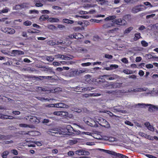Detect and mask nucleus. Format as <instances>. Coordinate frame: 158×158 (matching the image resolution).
Returning a JSON list of instances; mask_svg holds the SVG:
<instances>
[{
    "instance_id": "nucleus-1",
    "label": "nucleus",
    "mask_w": 158,
    "mask_h": 158,
    "mask_svg": "<svg viewBox=\"0 0 158 158\" xmlns=\"http://www.w3.org/2000/svg\"><path fill=\"white\" fill-rule=\"evenodd\" d=\"M144 6L143 5H139L134 6L131 9V12L133 14L136 13L139 11H143L146 9Z\"/></svg>"
},
{
    "instance_id": "nucleus-2",
    "label": "nucleus",
    "mask_w": 158,
    "mask_h": 158,
    "mask_svg": "<svg viewBox=\"0 0 158 158\" xmlns=\"http://www.w3.org/2000/svg\"><path fill=\"white\" fill-rule=\"evenodd\" d=\"M40 70L46 73H52L53 74H55V73L52 68L49 67L47 66H40Z\"/></svg>"
},
{
    "instance_id": "nucleus-3",
    "label": "nucleus",
    "mask_w": 158,
    "mask_h": 158,
    "mask_svg": "<svg viewBox=\"0 0 158 158\" xmlns=\"http://www.w3.org/2000/svg\"><path fill=\"white\" fill-rule=\"evenodd\" d=\"M112 22L114 24L119 25H125L127 24V22L125 20L121 18L115 19L113 20Z\"/></svg>"
},
{
    "instance_id": "nucleus-4",
    "label": "nucleus",
    "mask_w": 158,
    "mask_h": 158,
    "mask_svg": "<svg viewBox=\"0 0 158 158\" xmlns=\"http://www.w3.org/2000/svg\"><path fill=\"white\" fill-rule=\"evenodd\" d=\"M75 153L78 155H89V152L86 151L83 149H79L75 152Z\"/></svg>"
},
{
    "instance_id": "nucleus-5",
    "label": "nucleus",
    "mask_w": 158,
    "mask_h": 158,
    "mask_svg": "<svg viewBox=\"0 0 158 158\" xmlns=\"http://www.w3.org/2000/svg\"><path fill=\"white\" fill-rule=\"evenodd\" d=\"M1 31L4 32L9 34H12L15 32V30L10 28H2Z\"/></svg>"
},
{
    "instance_id": "nucleus-6",
    "label": "nucleus",
    "mask_w": 158,
    "mask_h": 158,
    "mask_svg": "<svg viewBox=\"0 0 158 158\" xmlns=\"http://www.w3.org/2000/svg\"><path fill=\"white\" fill-rule=\"evenodd\" d=\"M123 109V107L122 106H116L113 107L112 111L114 113L119 112L123 113L124 112L122 109Z\"/></svg>"
},
{
    "instance_id": "nucleus-7",
    "label": "nucleus",
    "mask_w": 158,
    "mask_h": 158,
    "mask_svg": "<svg viewBox=\"0 0 158 158\" xmlns=\"http://www.w3.org/2000/svg\"><path fill=\"white\" fill-rule=\"evenodd\" d=\"M76 89L77 90H80V92L85 91L87 90L90 91L92 89H94V88L92 87L83 88L80 86V85L77 86L76 87Z\"/></svg>"
},
{
    "instance_id": "nucleus-8",
    "label": "nucleus",
    "mask_w": 158,
    "mask_h": 158,
    "mask_svg": "<svg viewBox=\"0 0 158 158\" xmlns=\"http://www.w3.org/2000/svg\"><path fill=\"white\" fill-rule=\"evenodd\" d=\"M100 123H98L102 126L106 127H110V126L109 124L105 119L101 118L100 119Z\"/></svg>"
},
{
    "instance_id": "nucleus-9",
    "label": "nucleus",
    "mask_w": 158,
    "mask_h": 158,
    "mask_svg": "<svg viewBox=\"0 0 158 158\" xmlns=\"http://www.w3.org/2000/svg\"><path fill=\"white\" fill-rule=\"evenodd\" d=\"M122 83L118 82H111V88H109L108 89H116L121 87Z\"/></svg>"
},
{
    "instance_id": "nucleus-10",
    "label": "nucleus",
    "mask_w": 158,
    "mask_h": 158,
    "mask_svg": "<svg viewBox=\"0 0 158 158\" xmlns=\"http://www.w3.org/2000/svg\"><path fill=\"white\" fill-rule=\"evenodd\" d=\"M27 6V4L26 3H23L21 4H18L13 6V10H18L21 9L22 8H24L26 7Z\"/></svg>"
},
{
    "instance_id": "nucleus-11",
    "label": "nucleus",
    "mask_w": 158,
    "mask_h": 158,
    "mask_svg": "<svg viewBox=\"0 0 158 158\" xmlns=\"http://www.w3.org/2000/svg\"><path fill=\"white\" fill-rule=\"evenodd\" d=\"M51 131H50V132L51 133V134L54 136H59V135H60L59 133V131L58 130H56V129H53L51 130Z\"/></svg>"
},
{
    "instance_id": "nucleus-12",
    "label": "nucleus",
    "mask_w": 158,
    "mask_h": 158,
    "mask_svg": "<svg viewBox=\"0 0 158 158\" xmlns=\"http://www.w3.org/2000/svg\"><path fill=\"white\" fill-rule=\"evenodd\" d=\"M79 37H78L77 35L76 34H70L69 35H68L66 38V40H69V39H73L74 38L76 40H79Z\"/></svg>"
},
{
    "instance_id": "nucleus-13",
    "label": "nucleus",
    "mask_w": 158,
    "mask_h": 158,
    "mask_svg": "<svg viewBox=\"0 0 158 158\" xmlns=\"http://www.w3.org/2000/svg\"><path fill=\"white\" fill-rule=\"evenodd\" d=\"M150 106L151 107H149V108H151V107H153V106L151 104H141V103H138V104H136L135 105V107H138V106L139 107H144L145 106Z\"/></svg>"
},
{
    "instance_id": "nucleus-14",
    "label": "nucleus",
    "mask_w": 158,
    "mask_h": 158,
    "mask_svg": "<svg viewBox=\"0 0 158 158\" xmlns=\"http://www.w3.org/2000/svg\"><path fill=\"white\" fill-rule=\"evenodd\" d=\"M14 118L12 116H9L4 115L2 114H0V118L2 119H12Z\"/></svg>"
},
{
    "instance_id": "nucleus-15",
    "label": "nucleus",
    "mask_w": 158,
    "mask_h": 158,
    "mask_svg": "<svg viewBox=\"0 0 158 158\" xmlns=\"http://www.w3.org/2000/svg\"><path fill=\"white\" fill-rule=\"evenodd\" d=\"M52 78V76H40V81L43 82H46V80L47 79H50Z\"/></svg>"
},
{
    "instance_id": "nucleus-16",
    "label": "nucleus",
    "mask_w": 158,
    "mask_h": 158,
    "mask_svg": "<svg viewBox=\"0 0 158 158\" xmlns=\"http://www.w3.org/2000/svg\"><path fill=\"white\" fill-rule=\"evenodd\" d=\"M48 21L50 23H58L59 20L57 18L51 17L48 19Z\"/></svg>"
},
{
    "instance_id": "nucleus-17",
    "label": "nucleus",
    "mask_w": 158,
    "mask_h": 158,
    "mask_svg": "<svg viewBox=\"0 0 158 158\" xmlns=\"http://www.w3.org/2000/svg\"><path fill=\"white\" fill-rule=\"evenodd\" d=\"M91 122H89L88 125L91 127H98V125L97 124L96 122L94 120H92L91 119H90Z\"/></svg>"
},
{
    "instance_id": "nucleus-18",
    "label": "nucleus",
    "mask_w": 158,
    "mask_h": 158,
    "mask_svg": "<svg viewBox=\"0 0 158 158\" xmlns=\"http://www.w3.org/2000/svg\"><path fill=\"white\" fill-rule=\"evenodd\" d=\"M145 125L146 127H147L148 129L152 131H154V128L153 127L151 126L149 123L148 122H146L145 123Z\"/></svg>"
},
{
    "instance_id": "nucleus-19",
    "label": "nucleus",
    "mask_w": 158,
    "mask_h": 158,
    "mask_svg": "<svg viewBox=\"0 0 158 158\" xmlns=\"http://www.w3.org/2000/svg\"><path fill=\"white\" fill-rule=\"evenodd\" d=\"M113 26L114 23L113 22L112 23H107L104 24L103 25V27L104 28L106 29L110 27H111Z\"/></svg>"
},
{
    "instance_id": "nucleus-20",
    "label": "nucleus",
    "mask_w": 158,
    "mask_h": 158,
    "mask_svg": "<svg viewBox=\"0 0 158 158\" xmlns=\"http://www.w3.org/2000/svg\"><path fill=\"white\" fill-rule=\"evenodd\" d=\"M62 21L63 23L68 24H72L74 23L73 20H70L67 19H63Z\"/></svg>"
},
{
    "instance_id": "nucleus-21",
    "label": "nucleus",
    "mask_w": 158,
    "mask_h": 158,
    "mask_svg": "<svg viewBox=\"0 0 158 158\" xmlns=\"http://www.w3.org/2000/svg\"><path fill=\"white\" fill-rule=\"evenodd\" d=\"M71 76H74L79 75L78 70H76L74 71H72L70 72Z\"/></svg>"
},
{
    "instance_id": "nucleus-22",
    "label": "nucleus",
    "mask_w": 158,
    "mask_h": 158,
    "mask_svg": "<svg viewBox=\"0 0 158 158\" xmlns=\"http://www.w3.org/2000/svg\"><path fill=\"white\" fill-rule=\"evenodd\" d=\"M48 29L52 31H57V28L53 25H48L47 26Z\"/></svg>"
},
{
    "instance_id": "nucleus-23",
    "label": "nucleus",
    "mask_w": 158,
    "mask_h": 158,
    "mask_svg": "<svg viewBox=\"0 0 158 158\" xmlns=\"http://www.w3.org/2000/svg\"><path fill=\"white\" fill-rule=\"evenodd\" d=\"M27 31L29 33H38L39 32V31L38 30H37L35 29L32 28L29 29Z\"/></svg>"
},
{
    "instance_id": "nucleus-24",
    "label": "nucleus",
    "mask_w": 158,
    "mask_h": 158,
    "mask_svg": "<svg viewBox=\"0 0 158 158\" xmlns=\"http://www.w3.org/2000/svg\"><path fill=\"white\" fill-rule=\"evenodd\" d=\"M56 107L58 108H64L66 106V105L64 103H56Z\"/></svg>"
},
{
    "instance_id": "nucleus-25",
    "label": "nucleus",
    "mask_w": 158,
    "mask_h": 158,
    "mask_svg": "<svg viewBox=\"0 0 158 158\" xmlns=\"http://www.w3.org/2000/svg\"><path fill=\"white\" fill-rule=\"evenodd\" d=\"M116 18V17L115 15H111L109 16L106 18L104 20L105 21H108L110 20H114V19Z\"/></svg>"
},
{
    "instance_id": "nucleus-26",
    "label": "nucleus",
    "mask_w": 158,
    "mask_h": 158,
    "mask_svg": "<svg viewBox=\"0 0 158 158\" xmlns=\"http://www.w3.org/2000/svg\"><path fill=\"white\" fill-rule=\"evenodd\" d=\"M12 52L16 55H23L24 54L23 51L19 50H13Z\"/></svg>"
},
{
    "instance_id": "nucleus-27",
    "label": "nucleus",
    "mask_w": 158,
    "mask_h": 158,
    "mask_svg": "<svg viewBox=\"0 0 158 158\" xmlns=\"http://www.w3.org/2000/svg\"><path fill=\"white\" fill-rule=\"evenodd\" d=\"M99 150L103 152L112 155L113 151H110L109 150H105L99 148L98 149Z\"/></svg>"
},
{
    "instance_id": "nucleus-28",
    "label": "nucleus",
    "mask_w": 158,
    "mask_h": 158,
    "mask_svg": "<svg viewBox=\"0 0 158 158\" xmlns=\"http://www.w3.org/2000/svg\"><path fill=\"white\" fill-rule=\"evenodd\" d=\"M133 28L132 27H130L125 29L124 32V34H127L129 33L132 30Z\"/></svg>"
},
{
    "instance_id": "nucleus-29",
    "label": "nucleus",
    "mask_w": 158,
    "mask_h": 158,
    "mask_svg": "<svg viewBox=\"0 0 158 158\" xmlns=\"http://www.w3.org/2000/svg\"><path fill=\"white\" fill-rule=\"evenodd\" d=\"M124 18L128 21H130L132 19L131 15L130 14H127L124 16Z\"/></svg>"
},
{
    "instance_id": "nucleus-30",
    "label": "nucleus",
    "mask_w": 158,
    "mask_h": 158,
    "mask_svg": "<svg viewBox=\"0 0 158 158\" xmlns=\"http://www.w3.org/2000/svg\"><path fill=\"white\" fill-rule=\"evenodd\" d=\"M66 129L68 132L70 133H72V131H74L73 128L70 125H68L67 126Z\"/></svg>"
},
{
    "instance_id": "nucleus-31",
    "label": "nucleus",
    "mask_w": 158,
    "mask_h": 158,
    "mask_svg": "<svg viewBox=\"0 0 158 158\" xmlns=\"http://www.w3.org/2000/svg\"><path fill=\"white\" fill-rule=\"evenodd\" d=\"M49 16L46 15H43L40 16V20L42 19L43 20H45L49 19Z\"/></svg>"
},
{
    "instance_id": "nucleus-32",
    "label": "nucleus",
    "mask_w": 158,
    "mask_h": 158,
    "mask_svg": "<svg viewBox=\"0 0 158 158\" xmlns=\"http://www.w3.org/2000/svg\"><path fill=\"white\" fill-rule=\"evenodd\" d=\"M112 155L115 156L116 157L119 158H122L123 154L118 153H117L115 152H112Z\"/></svg>"
},
{
    "instance_id": "nucleus-33",
    "label": "nucleus",
    "mask_w": 158,
    "mask_h": 158,
    "mask_svg": "<svg viewBox=\"0 0 158 158\" xmlns=\"http://www.w3.org/2000/svg\"><path fill=\"white\" fill-rule=\"evenodd\" d=\"M9 9L7 7H6L5 8L3 9L2 10H0V13H7L9 11Z\"/></svg>"
},
{
    "instance_id": "nucleus-34",
    "label": "nucleus",
    "mask_w": 158,
    "mask_h": 158,
    "mask_svg": "<svg viewBox=\"0 0 158 158\" xmlns=\"http://www.w3.org/2000/svg\"><path fill=\"white\" fill-rule=\"evenodd\" d=\"M85 7L87 8H90V7H95L97 6L96 4H86L85 5Z\"/></svg>"
},
{
    "instance_id": "nucleus-35",
    "label": "nucleus",
    "mask_w": 158,
    "mask_h": 158,
    "mask_svg": "<svg viewBox=\"0 0 158 158\" xmlns=\"http://www.w3.org/2000/svg\"><path fill=\"white\" fill-rule=\"evenodd\" d=\"M40 91H50L51 92L49 88L47 87H45L44 88L40 87Z\"/></svg>"
},
{
    "instance_id": "nucleus-36",
    "label": "nucleus",
    "mask_w": 158,
    "mask_h": 158,
    "mask_svg": "<svg viewBox=\"0 0 158 158\" xmlns=\"http://www.w3.org/2000/svg\"><path fill=\"white\" fill-rule=\"evenodd\" d=\"M56 40H49L48 42V44L51 45H56Z\"/></svg>"
},
{
    "instance_id": "nucleus-37",
    "label": "nucleus",
    "mask_w": 158,
    "mask_h": 158,
    "mask_svg": "<svg viewBox=\"0 0 158 158\" xmlns=\"http://www.w3.org/2000/svg\"><path fill=\"white\" fill-rule=\"evenodd\" d=\"M135 35L134 40H139L141 38L140 34L139 33L135 34Z\"/></svg>"
},
{
    "instance_id": "nucleus-38",
    "label": "nucleus",
    "mask_w": 158,
    "mask_h": 158,
    "mask_svg": "<svg viewBox=\"0 0 158 158\" xmlns=\"http://www.w3.org/2000/svg\"><path fill=\"white\" fill-rule=\"evenodd\" d=\"M55 56L56 58L64 60V55L61 54H58L55 55Z\"/></svg>"
},
{
    "instance_id": "nucleus-39",
    "label": "nucleus",
    "mask_w": 158,
    "mask_h": 158,
    "mask_svg": "<svg viewBox=\"0 0 158 158\" xmlns=\"http://www.w3.org/2000/svg\"><path fill=\"white\" fill-rule=\"evenodd\" d=\"M46 59L48 61L52 62L54 60V58L53 57L51 56H49L46 57Z\"/></svg>"
},
{
    "instance_id": "nucleus-40",
    "label": "nucleus",
    "mask_w": 158,
    "mask_h": 158,
    "mask_svg": "<svg viewBox=\"0 0 158 158\" xmlns=\"http://www.w3.org/2000/svg\"><path fill=\"white\" fill-rule=\"evenodd\" d=\"M31 22L30 21L27 20L23 23V25L26 26H30L31 24Z\"/></svg>"
},
{
    "instance_id": "nucleus-41",
    "label": "nucleus",
    "mask_w": 158,
    "mask_h": 158,
    "mask_svg": "<svg viewBox=\"0 0 158 158\" xmlns=\"http://www.w3.org/2000/svg\"><path fill=\"white\" fill-rule=\"evenodd\" d=\"M19 126L20 127H28L29 128L31 127L30 125H27L26 124H23L21 123L19 124Z\"/></svg>"
},
{
    "instance_id": "nucleus-42",
    "label": "nucleus",
    "mask_w": 158,
    "mask_h": 158,
    "mask_svg": "<svg viewBox=\"0 0 158 158\" xmlns=\"http://www.w3.org/2000/svg\"><path fill=\"white\" fill-rule=\"evenodd\" d=\"M29 13L30 14H37L39 13V11L38 10H30L29 11Z\"/></svg>"
},
{
    "instance_id": "nucleus-43",
    "label": "nucleus",
    "mask_w": 158,
    "mask_h": 158,
    "mask_svg": "<svg viewBox=\"0 0 158 158\" xmlns=\"http://www.w3.org/2000/svg\"><path fill=\"white\" fill-rule=\"evenodd\" d=\"M75 17L77 18L80 17L81 18L88 19L89 16L88 15H76Z\"/></svg>"
},
{
    "instance_id": "nucleus-44",
    "label": "nucleus",
    "mask_w": 158,
    "mask_h": 158,
    "mask_svg": "<svg viewBox=\"0 0 158 158\" xmlns=\"http://www.w3.org/2000/svg\"><path fill=\"white\" fill-rule=\"evenodd\" d=\"M101 94L98 93H93L89 94V97L98 96L101 95Z\"/></svg>"
},
{
    "instance_id": "nucleus-45",
    "label": "nucleus",
    "mask_w": 158,
    "mask_h": 158,
    "mask_svg": "<svg viewBox=\"0 0 158 158\" xmlns=\"http://www.w3.org/2000/svg\"><path fill=\"white\" fill-rule=\"evenodd\" d=\"M40 12L43 14H49L50 13V11L47 10H41Z\"/></svg>"
},
{
    "instance_id": "nucleus-46",
    "label": "nucleus",
    "mask_w": 158,
    "mask_h": 158,
    "mask_svg": "<svg viewBox=\"0 0 158 158\" xmlns=\"http://www.w3.org/2000/svg\"><path fill=\"white\" fill-rule=\"evenodd\" d=\"M141 44L142 46L146 47L148 46V43L144 40H143L141 42Z\"/></svg>"
},
{
    "instance_id": "nucleus-47",
    "label": "nucleus",
    "mask_w": 158,
    "mask_h": 158,
    "mask_svg": "<svg viewBox=\"0 0 158 158\" xmlns=\"http://www.w3.org/2000/svg\"><path fill=\"white\" fill-rule=\"evenodd\" d=\"M60 116L61 117H64L67 116L68 114V113L66 112L60 111Z\"/></svg>"
},
{
    "instance_id": "nucleus-48",
    "label": "nucleus",
    "mask_w": 158,
    "mask_h": 158,
    "mask_svg": "<svg viewBox=\"0 0 158 158\" xmlns=\"http://www.w3.org/2000/svg\"><path fill=\"white\" fill-rule=\"evenodd\" d=\"M155 16V14H152L150 15H147L146 16L147 19H148L149 18H152Z\"/></svg>"
},
{
    "instance_id": "nucleus-49",
    "label": "nucleus",
    "mask_w": 158,
    "mask_h": 158,
    "mask_svg": "<svg viewBox=\"0 0 158 158\" xmlns=\"http://www.w3.org/2000/svg\"><path fill=\"white\" fill-rule=\"evenodd\" d=\"M106 83L104 84V85L103 86L104 88H107L111 86V82L110 84L108 83V82H106Z\"/></svg>"
},
{
    "instance_id": "nucleus-50",
    "label": "nucleus",
    "mask_w": 158,
    "mask_h": 158,
    "mask_svg": "<svg viewBox=\"0 0 158 158\" xmlns=\"http://www.w3.org/2000/svg\"><path fill=\"white\" fill-rule=\"evenodd\" d=\"M146 57H147L148 59H150L152 58H156V57L153 56L152 55L150 54H148L146 55Z\"/></svg>"
},
{
    "instance_id": "nucleus-51",
    "label": "nucleus",
    "mask_w": 158,
    "mask_h": 158,
    "mask_svg": "<svg viewBox=\"0 0 158 158\" xmlns=\"http://www.w3.org/2000/svg\"><path fill=\"white\" fill-rule=\"evenodd\" d=\"M105 57L106 58L111 59L112 58L113 56L112 55L108 54H106L105 55Z\"/></svg>"
},
{
    "instance_id": "nucleus-52",
    "label": "nucleus",
    "mask_w": 158,
    "mask_h": 158,
    "mask_svg": "<svg viewBox=\"0 0 158 158\" xmlns=\"http://www.w3.org/2000/svg\"><path fill=\"white\" fill-rule=\"evenodd\" d=\"M57 27L59 28L60 30H62L65 28V26L62 24H58Z\"/></svg>"
},
{
    "instance_id": "nucleus-53",
    "label": "nucleus",
    "mask_w": 158,
    "mask_h": 158,
    "mask_svg": "<svg viewBox=\"0 0 158 158\" xmlns=\"http://www.w3.org/2000/svg\"><path fill=\"white\" fill-rule=\"evenodd\" d=\"M138 88V91L139 92H143L144 91H146L147 89V88L145 87L144 88Z\"/></svg>"
},
{
    "instance_id": "nucleus-54",
    "label": "nucleus",
    "mask_w": 158,
    "mask_h": 158,
    "mask_svg": "<svg viewBox=\"0 0 158 158\" xmlns=\"http://www.w3.org/2000/svg\"><path fill=\"white\" fill-rule=\"evenodd\" d=\"M134 0H124V1L127 4L130 2L131 3H133L135 2L133 1ZM138 0H136L137 1Z\"/></svg>"
},
{
    "instance_id": "nucleus-55",
    "label": "nucleus",
    "mask_w": 158,
    "mask_h": 158,
    "mask_svg": "<svg viewBox=\"0 0 158 158\" xmlns=\"http://www.w3.org/2000/svg\"><path fill=\"white\" fill-rule=\"evenodd\" d=\"M116 76L117 75H112V77H109L108 79L107 78V79H108L109 80H114L116 77Z\"/></svg>"
},
{
    "instance_id": "nucleus-56",
    "label": "nucleus",
    "mask_w": 158,
    "mask_h": 158,
    "mask_svg": "<svg viewBox=\"0 0 158 158\" xmlns=\"http://www.w3.org/2000/svg\"><path fill=\"white\" fill-rule=\"evenodd\" d=\"M11 152L15 155H17L18 154V151L15 149H13L11 150Z\"/></svg>"
},
{
    "instance_id": "nucleus-57",
    "label": "nucleus",
    "mask_w": 158,
    "mask_h": 158,
    "mask_svg": "<svg viewBox=\"0 0 158 158\" xmlns=\"http://www.w3.org/2000/svg\"><path fill=\"white\" fill-rule=\"evenodd\" d=\"M121 61L125 64H127L128 63V60L126 58H124L121 59Z\"/></svg>"
},
{
    "instance_id": "nucleus-58",
    "label": "nucleus",
    "mask_w": 158,
    "mask_h": 158,
    "mask_svg": "<svg viewBox=\"0 0 158 158\" xmlns=\"http://www.w3.org/2000/svg\"><path fill=\"white\" fill-rule=\"evenodd\" d=\"M125 123L127 124V125H130V126H133V124L131 122H130V121H126L125 122Z\"/></svg>"
},
{
    "instance_id": "nucleus-59",
    "label": "nucleus",
    "mask_w": 158,
    "mask_h": 158,
    "mask_svg": "<svg viewBox=\"0 0 158 158\" xmlns=\"http://www.w3.org/2000/svg\"><path fill=\"white\" fill-rule=\"evenodd\" d=\"M91 63L90 62H87L85 63H83L81 64V65L82 66H86L90 65Z\"/></svg>"
},
{
    "instance_id": "nucleus-60",
    "label": "nucleus",
    "mask_w": 158,
    "mask_h": 158,
    "mask_svg": "<svg viewBox=\"0 0 158 158\" xmlns=\"http://www.w3.org/2000/svg\"><path fill=\"white\" fill-rule=\"evenodd\" d=\"M143 4L147 6H150L151 7H152L151 3L148 2H143Z\"/></svg>"
},
{
    "instance_id": "nucleus-61",
    "label": "nucleus",
    "mask_w": 158,
    "mask_h": 158,
    "mask_svg": "<svg viewBox=\"0 0 158 158\" xmlns=\"http://www.w3.org/2000/svg\"><path fill=\"white\" fill-rule=\"evenodd\" d=\"M90 119H89V120H87V119L85 118H83V120L84 122L85 123H86L87 125H88L89 123V120L90 121Z\"/></svg>"
},
{
    "instance_id": "nucleus-62",
    "label": "nucleus",
    "mask_w": 158,
    "mask_h": 158,
    "mask_svg": "<svg viewBox=\"0 0 158 158\" xmlns=\"http://www.w3.org/2000/svg\"><path fill=\"white\" fill-rule=\"evenodd\" d=\"M63 40H56V45H59L62 43Z\"/></svg>"
},
{
    "instance_id": "nucleus-63",
    "label": "nucleus",
    "mask_w": 158,
    "mask_h": 158,
    "mask_svg": "<svg viewBox=\"0 0 158 158\" xmlns=\"http://www.w3.org/2000/svg\"><path fill=\"white\" fill-rule=\"evenodd\" d=\"M72 59V58H71L69 56L64 55V60H71Z\"/></svg>"
},
{
    "instance_id": "nucleus-64",
    "label": "nucleus",
    "mask_w": 158,
    "mask_h": 158,
    "mask_svg": "<svg viewBox=\"0 0 158 158\" xmlns=\"http://www.w3.org/2000/svg\"><path fill=\"white\" fill-rule=\"evenodd\" d=\"M146 29V27L142 25L139 28V30L140 31H142Z\"/></svg>"
}]
</instances>
